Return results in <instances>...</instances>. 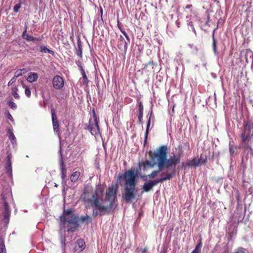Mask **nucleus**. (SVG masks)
<instances>
[{
    "instance_id": "f257e3e1",
    "label": "nucleus",
    "mask_w": 253,
    "mask_h": 253,
    "mask_svg": "<svg viewBox=\"0 0 253 253\" xmlns=\"http://www.w3.org/2000/svg\"><path fill=\"white\" fill-rule=\"evenodd\" d=\"M104 189L101 185H98L93 193H91L90 190L84 188L82 194V198L84 202L87 203L94 209L92 216L94 217L98 215H108L113 211L114 205L117 201V189L114 185L109 186L105 193V201L109 202L108 205L103 204V194Z\"/></svg>"
},
{
    "instance_id": "f03ea898",
    "label": "nucleus",
    "mask_w": 253,
    "mask_h": 253,
    "mask_svg": "<svg viewBox=\"0 0 253 253\" xmlns=\"http://www.w3.org/2000/svg\"><path fill=\"white\" fill-rule=\"evenodd\" d=\"M167 146H161L157 148V152L155 153L153 159L157 160L159 170L166 168L167 169H172L175 171L176 165L180 163L181 156L179 154L173 155L167 159Z\"/></svg>"
},
{
    "instance_id": "7ed1b4c3",
    "label": "nucleus",
    "mask_w": 253,
    "mask_h": 253,
    "mask_svg": "<svg viewBox=\"0 0 253 253\" xmlns=\"http://www.w3.org/2000/svg\"><path fill=\"white\" fill-rule=\"evenodd\" d=\"M137 173L133 170L126 171L120 178L123 177L124 180V192L123 199L127 203L131 202L136 197L138 192L137 185Z\"/></svg>"
},
{
    "instance_id": "20e7f679",
    "label": "nucleus",
    "mask_w": 253,
    "mask_h": 253,
    "mask_svg": "<svg viewBox=\"0 0 253 253\" xmlns=\"http://www.w3.org/2000/svg\"><path fill=\"white\" fill-rule=\"evenodd\" d=\"M61 229L67 228V232L73 233L79 227V218L72 209L64 210L62 215L59 217Z\"/></svg>"
},
{
    "instance_id": "39448f33",
    "label": "nucleus",
    "mask_w": 253,
    "mask_h": 253,
    "mask_svg": "<svg viewBox=\"0 0 253 253\" xmlns=\"http://www.w3.org/2000/svg\"><path fill=\"white\" fill-rule=\"evenodd\" d=\"M244 131L240 135L241 142L244 144V148L248 149L250 147L248 142L251 141L253 136V134H251L253 127L248 123L245 122L244 124Z\"/></svg>"
},
{
    "instance_id": "423d86ee",
    "label": "nucleus",
    "mask_w": 253,
    "mask_h": 253,
    "mask_svg": "<svg viewBox=\"0 0 253 253\" xmlns=\"http://www.w3.org/2000/svg\"><path fill=\"white\" fill-rule=\"evenodd\" d=\"M99 123V120L89 119L88 123L85 125L84 129L88 130L92 135L100 134Z\"/></svg>"
},
{
    "instance_id": "0eeeda50",
    "label": "nucleus",
    "mask_w": 253,
    "mask_h": 253,
    "mask_svg": "<svg viewBox=\"0 0 253 253\" xmlns=\"http://www.w3.org/2000/svg\"><path fill=\"white\" fill-rule=\"evenodd\" d=\"M157 152V149L156 151L154 152L150 151L149 153V156L151 158V162L146 160L141 163V166L143 167V169L144 170L147 169L148 167L149 168H153L155 166H157L158 167V164L157 163V161L155 159H153L154 155L155 153Z\"/></svg>"
},
{
    "instance_id": "6e6552de",
    "label": "nucleus",
    "mask_w": 253,
    "mask_h": 253,
    "mask_svg": "<svg viewBox=\"0 0 253 253\" xmlns=\"http://www.w3.org/2000/svg\"><path fill=\"white\" fill-rule=\"evenodd\" d=\"M170 169H167L166 171L162 172L161 174V178L157 179L159 183H162L165 181L170 180L174 175L175 172L174 170L170 171Z\"/></svg>"
},
{
    "instance_id": "1a4fd4ad",
    "label": "nucleus",
    "mask_w": 253,
    "mask_h": 253,
    "mask_svg": "<svg viewBox=\"0 0 253 253\" xmlns=\"http://www.w3.org/2000/svg\"><path fill=\"white\" fill-rule=\"evenodd\" d=\"M240 55L241 58L245 59L246 63H248L250 61L253 63V52L251 50L244 49L241 51Z\"/></svg>"
},
{
    "instance_id": "9d476101",
    "label": "nucleus",
    "mask_w": 253,
    "mask_h": 253,
    "mask_svg": "<svg viewBox=\"0 0 253 253\" xmlns=\"http://www.w3.org/2000/svg\"><path fill=\"white\" fill-rule=\"evenodd\" d=\"M52 84L55 89H60L64 86V82L62 77L60 76L56 75L53 78Z\"/></svg>"
},
{
    "instance_id": "9b49d317",
    "label": "nucleus",
    "mask_w": 253,
    "mask_h": 253,
    "mask_svg": "<svg viewBox=\"0 0 253 253\" xmlns=\"http://www.w3.org/2000/svg\"><path fill=\"white\" fill-rule=\"evenodd\" d=\"M147 117L148 118V120L147 122V126H146V132H145V139H144V145L147 142V139L148 138V135L149 134V131L150 124H151V120L152 119L153 120V119L154 118L153 112V110L152 109L148 112V113L147 115Z\"/></svg>"
},
{
    "instance_id": "f8f14e48",
    "label": "nucleus",
    "mask_w": 253,
    "mask_h": 253,
    "mask_svg": "<svg viewBox=\"0 0 253 253\" xmlns=\"http://www.w3.org/2000/svg\"><path fill=\"white\" fill-rule=\"evenodd\" d=\"M52 121L54 131L58 132L59 131V125L57 120L55 111L54 109L51 110Z\"/></svg>"
},
{
    "instance_id": "ddd939ff",
    "label": "nucleus",
    "mask_w": 253,
    "mask_h": 253,
    "mask_svg": "<svg viewBox=\"0 0 253 253\" xmlns=\"http://www.w3.org/2000/svg\"><path fill=\"white\" fill-rule=\"evenodd\" d=\"M158 183H159V182L157 179L146 182L144 184L142 189L145 192H149L154 186L157 185Z\"/></svg>"
},
{
    "instance_id": "4468645a",
    "label": "nucleus",
    "mask_w": 253,
    "mask_h": 253,
    "mask_svg": "<svg viewBox=\"0 0 253 253\" xmlns=\"http://www.w3.org/2000/svg\"><path fill=\"white\" fill-rule=\"evenodd\" d=\"M138 110L137 114V117L138 119V123L139 124H142L143 117V105L141 101L138 102Z\"/></svg>"
},
{
    "instance_id": "2eb2a0df",
    "label": "nucleus",
    "mask_w": 253,
    "mask_h": 253,
    "mask_svg": "<svg viewBox=\"0 0 253 253\" xmlns=\"http://www.w3.org/2000/svg\"><path fill=\"white\" fill-rule=\"evenodd\" d=\"M76 244L77 246H76L74 248L75 251L81 252L85 248V242L83 239H78L76 242Z\"/></svg>"
},
{
    "instance_id": "dca6fc26",
    "label": "nucleus",
    "mask_w": 253,
    "mask_h": 253,
    "mask_svg": "<svg viewBox=\"0 0 253 253\" xmlns=\"http://www.w3.org/2000/svg\"><path fill=\"white\" fill-rule=\"evenodd\" d=\"M157 65V63H154L153 61H150L145 65L144 69L148 72L153 73L154 72V66Z\"/></svg>"
},
{
    "instance_id": "f3484780",
    "label": "nucleus",
    "mask_w": 253,
    "mask_h": 253,
    "mask_svg": "<svg viewBox=\"0 0 253 253\" xmlns=\"http://www.w3.org/2000/svg\"><path fill=\"white\" fill-rule=\"evenodd\" d=\"M60 169L61 171V178L63 181H64L65 178L66 177L67 169L65 168V165L64 164L62 159H61L60 162Z\"/></svg>"
},
{
    "instance_id": "a211bd4d",
    "label": "nucleus",
    "mask_w": 253,
    "mask_h": 253,
    "mask_svg": "<svg viewBox=\"0 0 253 253\" xmlns=\"http://www.w3.org/2000/svg\"><path fill=\"white\" fill-rule=\"evenodd\" d=\"M38 79V75L37 73L31 72L29 73L27 80L30 83H33L36 82Z\"/></svg>"
},
{
    "instance_id": "6ab92c4d",
    "label": "nucleus",
    "mask_w": 253,
    "mask_h": 253,
    "mask_svg": "<svg viewBox=\"0 0 253 253\" xmlns=\"http://www.w3.org/2000/svg\"><path fill=\"white\" fill-rule=\"evenodd\" d=\"M78 48L76 50V53L80 58H82V43L80 39L77 42Z\"/></svg>"
},
{
    "instance_id": "aec40b11",
    "label": "nucleus",
    "mask_w": 253,
    "mask_h": 253,
    "mask_svg": "<svg viewBox=\"0 0 253 253\" xmlns=\"http://www.w3.org/2000/svg\"><path fill=\"white\" fill-rule=\"evenodd\" d=\"M22 37L26 40L27 42H36V38L29 35V34L26 33V32H23L22 34Z\"/></svg>"
},
{
    "instance_id": "412c9836",
    "label": "nucleus",
    "mask_w": 253,
    "mask_h": 253,
    "mask_svg": "<svg viewBox=\"0 0 253 253\" xmlns=\"http://www.w3.org/2000/svg\"><path fill=\"white\" fill-rule=\"evenodd\" d=\"M81 175V172L79 171H76L74 172L70 176V180L72 182H76L80 176Z\"/></svg>"
},
{
    "instance_id": "4be33fe9",
    "label": "nucleus",
    "mask_w": 253,
    "mask_h": 253,
    "mask_svg": "<svg viewBox=\"0 0 253 253\" xmlns=\"http://www.w3.org/2000/svg\"><path fill=\"white\" fill-rule=\"evenodd\" d=\"M198 159L196 158H193L192 160L187 162V165L189 167H197L199 166Z\"/></svg>"
},
{
    "instance_id": "5701e85b",
    "label": "nucleus",
    "mask_w": 253,
    "mask_h": 253,
    "mask_svg": "<svg viewBox=\"0 0 253 253\" xmlns=\"http://www.w3.org/2000/svg\"><path fill=\"white\" fill-rule=\"evenodd\" d=\"M79 66L80 68L81 73L83 76V79H84L83 84L87 85L89 81L87 79L85 72L84 70L83 67L81 65H80V66L79 65Z\"/></svg>"
},
{
    "instance_id": "b1692460",
    "label": "nucleus",
    "mask_w": 253,
    "mask_h": 253,
    "mask_svg": "<svg viewBox=\"0 0 253 253\" xmlns=\"http://www.w3.org/2000/svg\"><path fill=\"white\" fill-rule=\"evenodd\" d=\"M40 51L42 53H49L52 55H54V52L53 50L47 48L44 45H42L40 46Z\"/></svg>"
},
{
    "instance_id": "393cba45",
    "label": "nucleus",
    "mask_w": 253,
    "mask_h": 253,
    "mask_svg": "<svg viewBox=\"0 0 253 253\" xmlns=\"http://www.w3.org/2000/svg\"><path fill=\"white\" fill-rule=\"evenodd\" d=\"M9 206L7 202H5L4 203V217L5 218H8L9 216Z\"/></svg>"
},
{
    "instance_id": "a878e982",
    "label": "nucleus",
    "mask_w": 253,
    "mask_h": 253,
    "mask_svg": "<svg viewBox=\"0 0 253 253\" xmlns=\"http://www.w3.org/2000/svg\"><path fill=\"white\" fill-rule=\"evenodd\" d=\"M80 220L82 223L88 224L91 221V218L89 215H86L85 216H81Z\"/></svg>"
},
{
    "instance_id": "bb28decb",
    "label": "nucleus",
    "mask_w": 253,
    "mask_h": 253,
    "mask_svg": "<svg viewBox=\"0 0 253 253\" xmlns=\"http://www.w3.org/2000/svg\"><path fill=\"white\" fill-rule=\"evenodd\" d=\"M0 253H6V250L4 245V241L2 237H0Z\"/></svg>"
},
{
    "instance_id": "cd10ccee",
    "label": "nucleus",
    "mask_w": 253,
    "mask_h": 253,
    "mask_svg": "<svg viewBox=\"0 0 253 253\" xmlns=\"http://www.w3.org/2000/svg\"><path fill=\"white\" fill-rule=\"evenodd\" d=\"M18 91V88L17 86H15L12 88V94L13 96V97L17 99L20 98V96L17 93Z\"/></svg>"
},
{
    "instance_id": "c85d7f7f",
    "label": "nucleus",
    "mask_w": 253,
    "mask_h": 253,
    "mask_svg": "<svg viewBox=\"0 0 253 253\" xmlns=\"http://www.w3.org/2000/svg\"><path fill=\"white\" fill-rule=\"evenodd\" d=\"M22 86L25 88V93L27 97H30L31 95V89L29 87L26 85L23 82L22 83Z\"/></svg>"
},
{
    "instance_id": "c756f323",
    "label": "nucleus",
    "mask_w": 253,
    "mask_h": 253,
    "mask_svg": "<svg viewBox=\"0 0 253 253\" xmlns=\"http://www.w3.org/2000/svg\"><path fill=\"white\" fill-rule=\"evenodd\" d=\"M212 40H213V43H212V48L214 52L216 54L217 53V41L215 40L214 38V31H213L212 33Z\"/></svg>"
},
{
    "instance_id": "7c9ffc66",
    "label": "nucleus",
    "mask_w": 253,
    "mask_h": 253,
    "mask_svg": "<svg viewBox=\"0 0 253 253\" xmlns=\"http://www.w3.org/2000/svg\"><path fill=\"white\" fill-rule=\"evenodd\" d=\"M202 244L200 241L195 247L194 250L191 253H200Z\"/></svg>"
},
{
    "instance_id": "2f4dec72",
    "label": "nucleus",
    "mask_w": 253,
    "mask_h": 253,
    "mask_svg": "<svg viewBox=\"0 0 253 253\" xmlns=\"http://www.w3.org/2000/svg\"><path fill=\"white\" fill-rule=\"evenodd\" d=\"M7 171L9 173H11L12 172V165L10 160L9 159L7 160L6 162V167Z\"/></svg>"
},
{
    "instance_id": "473e14b6",
    "label": "nucleus",
    "mask_w": 253,
    "mask_h": 253,
    "mask_svg": "<svg viewBox=\"0 0 253 253\" xmlns=\"http://www.w3.org/2000/svg\"><path fill=\"white\" fill-rule=\"evenodd\" d=\"M207 161V157L203 156L202 155H201L200 158L198 159V163H199V165L205 164Z\"/></svg>"
},
{
    "instance_id": "72a5a7b5",
    "label": "nucleus",
    "mask_w": 253,
    "mask_h": 253,
    "mask_svg": "<svg viewBox=\"0 0 253 253\" xmlns=\"http://www.w3.org/2000/svg\"><path fill=\"white\" fill-rule=\"evenodd\" d=\"M162 170H159L158 169L157 170L153 171L150 174H148V177L150 178H154L157 176V173Z\"/></svg>"
},
{
    "instance_id": "f704fd0d",
    "label": "nucleus",
    "mask_w": 253,
    "mask_h": 253,
    "mask_svg": "<svg viewBox=\"0 0 253 253\" xmlns=\"http://www.w3.org/2000/svg\"><path fill=\"white\" fill-rule=\"evenodd\" d=\"M9 132V138L10 139L12 143H13L16 140V138L13 133L10 130H8Z\"/></svg>"
},
{
    "instance_id": "c9c22d12",
    "label": "nucleus",
    "mask_w": 253,
    "mask_h": 253,
    "mask_svg": "<svg viewBox=\"0 0 253 253\" xmlns=\"http://www.w3.org/2000/svg\"><path fill=\"white\" fill-rule=\"evenodd\" d=\"M120 39L121 41L124 43V50L126 51L127 48V42L125 41V39L122 36H120Z\"/></svg>"
},
{
    "instance_id": "e433bc0d",
    "label": "nucleus",
    "mask_w": 253,
    "mask_h": 253,
    "mask_svg": "<svg viewBox=\"0 0 253 253\" xmlns=\"http://www.w3.org/2000/svg\"><path fill=\"white\" fill-rule=\"evenodd\" d=\"M7 104L12 109H15L17 108L16 104L12 100H9L7 102Z\"/></svg>"
},
{
    "instance_id": "4c0bfd02",
    "label": "nucleus",
    "mask_w": 253,
    "mask_h": 253,
    "mask_svg": "<svg viewBox=\"0 0 253 253\" xmlns=\"http://www.w3.org/2000/svg\"><path fill=\"white\" fill-rule=\"evenodd\" d=\"M21 2H19L18 3L16 4L14 6V8H13V10L15 12V13H17L19 10V9L21 8Z\"/></svg>"
},
{
    "instance_id": "58836bf2",
    "label": "nucleus",
    "mask_w": 253,
    "mask_h": 253,
    "mask_svg": "<svg viewBox=\"0 0 253 253\" xmlns=\"http://www.w3.org/2000/svg\"><path fill=\"white\" fill-rule=\"evenodd\" d=\"M236 148L234 147L233 145H231L230 143H229V152L231 155H233Z\"/></svg>"
},
{
    "instance_id": "ea45409f",
    "label": "nucleus",
    "mask_w": 253,
    "mask_h": 253,
    "mask_svg": "<svg viewBox=\"0 0 253 253\" xmlns=\"http://www.w3.org/2000/svg\"><path fill=\"white\" fill-rule=\"evenodd\" d=\"M92 118H90L89 119H94L95 120H99L94 108L92 109Z\"/></svg>"
},
{
    "instance_id": "a19ab883",
    "label": "nucleus",
    "mask_w": 253,
    "mask_h": 253,
    "mask_svg": "<svg viewBox=\"0 0 253 253\" xmlns=\"http://www.w3.org/2000/svg\"><path fill=\"white\" fill-rule=\"evenodd\" d=\"M121 31L123 33V34L125 36L127 41L128 42H130V38H129L128 35H127V34L123 29H121Z\"/></svg>"
},
{
    "instance_id": "79ce46f5",
    "label": "nucleus",
    "mask_w": 253,
    "mask_h": 253,
    "mask_svg": "<svg viewBox=\"0 0 253 253\" xmlns=\"http://www.w3.org/2000/svg\"><path fill=\"white\" fill-rule=\"evenodd\" d=\"M121 31L123 33V34L125 36L127 41L128 42H130V38H129L128 35H127V34L123 29H121Z\"/></svg>"
},
{
    "instance_id": "37998d69",
    "label": "nucleus",
    "mask_w": 253,
    "mask_h": 253,
    "mask_svg": "<svg viewBox=\"0 0 253 253\" xmlns=\"http://www.w3.org/2000/svg\"><path fill=\"white\" fill-rule=\"evenodd\" d=\"M244 250L245 249L243 248H239L235 250V253H245Z\"/></svg>"
},
{
    "instance_id": "c03bdc74",
    "label": "nucleus",
    "mask_w": 253,
    "mask_h": 253,
    "mask_svg": "<svg viewBox=\"0 0 253 253\" xmlns=\"http://www.w3.org/2000/svg\"><path fill=\"white\" fill-rule=\"evenodd\" d=\"M17 78L14 76V77L10 80L8 83V86L12 85L13 83L16 82Z\"/></svg>"
},
{
    "instance_id": "a18cd8bd",
    "label": "nucleus",
    "mask_w": 253,
    "mask_h": 253,
    "mask_svg": "<svg viewBox=\"0 0 253 253\" xmlns=\"http://www.w3.org/2000/svg\"><path fill=\"white\" fill-rule=\"evenodd\" d=\"M147 251H148L147 248V247H145L143 249H140L139 250L138 253H146V252H147Z\"/></svg>"
},
{
    "instance_id": "49530a36",
    "label": "nucleus",
    "mask_w": 253,
    "mask_h": 253,
    "mask_svg": "<svg viewBox=\"0 0 253 253\" xmlns=\"http://www.w3.org/2000/svg\"><path fill=\"white\" fill-rule=\"evenodd\" d=\"M19 72V71L18 70L15 73V74H14V76L15 77V78H16L17 79L20 77V76H22V73L21 72Z\"/></svg>"
},
{
    "instance_id": "de8ad7c7",
    "label": "nucleus",
    "mask_w": 253,
    "mask_h": 253,
    "mask_svg": "<svg viewBox=\"0 0 253 253\" xmlns=\"http://www.w3.org/2000/svg\"><path fill=\"white\" fill-rule=\"evenodd\" d=\"M7 118L11 120V121H13V117H12L11 115L10 114V113L8 111L7 112Z\"/></svg>"
},
{
    "instance_id": "09e8293b",
    "label": "nucleus",
    "mask_w": 253,
    "mask_h": 253,
    "mask_svg": "<svg viewBox=\"0 0 253 253\" xmlns=\"http://www.w3.org/2000/svg\"><path fill=\"white\" fill-rule=\"evenodd\" d=\"M43 39V36L42 35L41 37H39V38H36V42L42 41Z\"/></svg>"
},
{
    "instance_id": "8fccbe9b",
    "label": "nucleus",
    "mask_w": 253,
    "mask_h": 253,
    "mask_svg": "<svg viewBox=\"0 0 253 253\" xmlns=\"http://www.w3.org/2000/svg\"><path fill=\"white\" fill-rule=\"evenodd\" d=\"M188 25L189 26H190V27L192 28V30H193V31L196 33V31H195V29H194V26H193V24H192V22H189V23L188 24Z\"/></svg>"
},
{
    "instance_id": "3c124183",
    "label": "nucleus",
    "mask_w": 253,
    "mask_h": 253,
    "mask_svg": "<svg viewBox=\"0 0 253 253\" xmlns=\"http://www.w3.org/2000/svg\"><path fill=\"white\" fill-rule=\"evenodd\" d=\"M148 177V175H141V178L144 180V181H146L147 180V178Z\"/></svg>"
},
{
    "instance_id": "603ef678",
    "label": "nucleus",
    "mask_w": 253,
    "mask_h": 253,
    "mask_svg": "<svg viewBox=\"0 0 253 253\" xmlns=\"http://www.w3.org/2000/svg\"><path fill=\"white\" fill-rule=\"evenodd\" d=\"M176 25H177V27H180V21L179 20H176L175 22Z\"/></svg>"
},
{
    "instance_id": "864d4df0",
    "label": "nucleus",
    "mask_w": 253,
    "mask_h": 253,
    "mask_svg": "<svg viewBox=\"0 0 253 253\" xmlns=\"http://www.w3.org/2000/svg\"><path fill=\"white\" fill-rule=\"evenodd\" d=\"M192 6V5L191 4H188V5H187L186 6V8L187 9H189Z\"/></svg>"
},
{
    "instance_id": "5fc2aeb1",
    "label": "nucleus",
    "mask_w": 253,
    "mask_h": 253,
    "mask_svg": "<svg viewBox=\"0 0 253 253\" xmlns=\"http://www.w3.org/2000/svg\"><path fill=\"white\" fill-rule=\"evenodd\" d=\"M27 25H25V30L24 32H26V33H27Z\"/></svg>"
},
{
    "instance_id": "6e6d98bb",
    "label": "nucleus",
    "mask_w": 253,
    "mask_h": 253,
    "mask_svg": "<svg viewBox=\"0 0 253 253\" xmlns=\"http://www.w3.org/2000/svg\"><path fill=\"white\" fill-rule=\"evenodd\" d=\"M118 26L119 27L120 30H121V29H122L121 27H120L119 25H118Z\"/></svg>"
},
{
    "instance_id": "4d7b16f0",
    "label": "nucleus",
    "mask_w": 253,
    "mask_h": 253,
    "mask_svg": "<svg viewBox=\"0 0 253 253\" xmlns=\"http://www.w3.org/2000/svg\"><path fill=\"white\" fill-rule=\"evenodd\" d=\"M23 70H25V69H21V70H20V71H23Z\"/></svg>"
}]
</instances>
